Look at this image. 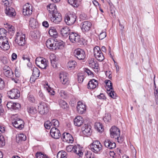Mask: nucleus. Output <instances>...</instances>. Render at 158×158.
<instances>
[{
	"instance_id": "nucleus-30",
	"label": "nucleus",
	"mask_w": 158,
	"mask_h": 158,
	"mask_svg": "<svg viewBox=\"0 0 158 158\" xmlns=\"http://www.w3.org/2000/svg\"><path fill=\"white\" fill-rule=\"evenodd\" d=\"M29 26L31 27L32 29H35L38 26L37 22L36 19L34 18H31L29 20Z\"/></svg>"
},
{
	"instance_id": "nucleus-57",
	"label": "nucleus",
	"mask_w": 158,
	"mask_h": 158,
	"mask_svg": "<svg viewBox=\"0 0 158 158\" xmlns=\"http://www.w3.org/2000/svg\"><path fill=\"white\" fill-rule=\"evenodd\" d=\"M83 69L84 73H87L88 76L90 75L91 76H93V74L92 72L89 69L85 68H84Z\"/></svg>"
},
{
	"instance_id": "nucleus-47",
	"label": "nucleus",
	"mask_w": 158,
	"mask_h": 158,
	"mask_svg": "<svg viewBox=\"0 0 158 158\" xmlns=\"http://www.w3.org/2000/svg\"><path fill=\"white\" fill-rule=\"evenodd\" d=\"M44 88H46L48 92L50 94L52 95H54L55 92L54 90H52V89L48 85V83L46 84V85L44 86Z\"/></svg>"
},
{
	"instance_id": "nucleus-14",
	"label": "nucleus",
	"mask_w": 158,
	"mask_h": 158,
	"mask_svg": "<svg viewBox=\"0 0 158 158\" xmlns=\"http://www.w3.org/2000/svg\"><path fill=\"white\" fill-rule=\"evenodd\" d=\"M32 9L31 5L28 3L26 4L23 7V14L25 15H30L32 13Z\"/></svg>"
},
{
	"instance_id": "nucleus-45",
	"label": "nucleus",
	"mask_w": 158,
	"mask_h": 158,
	"mask_svg": "<svg viewBox=\"0 0 158 158\" xmlns=\"http://www.w3.org/2000/svg\"><path fill=\"white\" fill-rule=\"evenodd\" d=\"M103 120L106 123L109 122L111 120V116L110 114H106L103 118Z\"/></svg>"
},
{
	"instance_id": "nucleus-16",
	"label": "nucleus",
	"mask_w": 158,
	"mask_h": 158,
	"mask_svg": "<svg viewBox=\"0 0 158 158\" xmlns=\"http://www.w3.org/2000/svg\"><path fill=\"white\" fill-rule=\"evenodd\" d=\"M75 56L79 60H84L85 57L84 51L81 49H77L74 52Z\"/></svg>"
},
{
	"instance_id": "nucleus-2",
	"label": "nucleus",
	"mask_w": 158,
	"mask_h": 158,
	"mask_svg": "<svg viewBox=\"0 0 158 158\" xmlns=\"http://www.w3.org/2000/svg\"><path fill=\"white\" fill-rule=\"evenodd\" d=\"M89 148L94 153H98L101 151L102 146L99 141L98 140H94L89 145Z\"/></svg>"
},
{
	"instance_id": "nucleus-49",
	"label": "nucleus",
	"mask_w": 158,
	"mask_h": 158,
	"mask_svg": "<svg viewBox=\"0 0 158 158\" xmlns=\"http://www.w3.org/2000/svg\"><path fill=\"white\" fill-rule=\"evenodd\" d=\"M78 81L79 83L83 82L84 78V76L82 73H79L78 74Z\"/></svg>"
},
{
	"instance_id": "nucleus-17",
	"label": "nucleus",
	"mask_w": 158,
	"mask_h": 158,
	"mask_svg": "<svg viewBox=\"0 0 158 158\" xmlns=\"http://www.w3.org/2000/svg\"><path fill=\"white\" fill-rule=\"evenodd\" d=\"M6 106L7 107L11 110H18L21 107L19 103L12 102H8L6 104Z\"/></svg>"
},
{
	"instance_id": "nucleus-20",
	"label": "nucleus",
	"mask_w": 158,
	"mask_h": 158,
	"mask_svg": "<svg viewBox=\"0 0 158 158\" xmlns=\"http://www.w3.org/2000/svg\"><path fill=\"white\" fill-rule=\"evenodd\" d=\"M61 138L64 141L69 143H72L73 141V137L69 133H64L62 135Z\"/></svg>"
},
{
	"instance_id": "nucleus-25",
	"label": "nucleus",
	"mask_w": 158,
	"mask_h": 158,
	"mask_svg": "<svg viewBox=\"0 0 158 158\" xmlns=\"http://www.w3.org/2000/svg\"><path fill=\"white\" fill-rule=\"evenodd\" d=\"M5 13L10 17L15 16L16 15L15 10L10 6H6V7Z\"/></svg>"
},
{
	"instance_id": "nucleus-15",
	"label": "nucleus",
	"mask_w": 158,
	"mask_h": 158,
	"mask_svg": "<svg viewBox=\"0 0 158 158\" xmlns=\"http://www.w3.org/2000/svg\"><path fill=\"white\" fill-rule=\"evenodd\" d=\"M92 23L88 21H85L81 24V28L83 32H87L90 29Z\"/></svg>"
},
{
	"instance_id": "nucleus-36",
	"label": "nucleus",
	"mask_w": 158,
	"mask_h": 158,
	"mask_svg": "<svg viewBox=\"0 0 158 158\" xmlns=\"http://www.w3.org/2000/svg\"><path fill=\"white\" fill-rule=\"evenodd\" d=\"M3 73L6 77L9 78L12 77L14 75V73L11 69L3 72Z\"/></svg>"
},
{
	"instance_id": "nucleus-48",
	"label": "nucleus",
	"mask_w": 158,
	"mask_h": 158,
	"mask_svg": "<svg viewBox=\"0 0 158 158\" xmlns=\"http://www.w3.org/2000/svg\"><path fill=\"white\" fill-rule=\"evenodd\" d=\"M22 58L23 60L25 61L26 62L28 63L30 62V59L27 53L24 54L22 56Z\"/></svg>"
},
{
	"instance_id": "nucleus-41",
	"label": "nucleus",
	"mask_w": 158,
	"mask_h": 158,
	"mask_svg": "<svg viewBox=\"0 0 158 158\" xmlns=\"http://www.w3.org/2000/svg\"><path fill=\"white\" fill-rule=\"evenodd\" d=\"M76 64V62L75 60H70L68 63L67 67L69 68H74Z\"/></svg>"
},
{
	"instance_id": "nucleus-38",
	"label": "nucleus",
	"mask_w": 158,
	"mask_h": 158,
	"mask_svg": "<svg viewBox=\"0 0 158 158\" xmlns=\"http://www.w3.org/2000/svg\"><path fill=\"white\" fill-rule=\"evenodd\" d=\"M28 112L32 114H34L37 112V110L34 106H29L27 108Z\"/></svg>"
},
{
	"instance_id": "nucleus-62",
	"label": "nucleus",
	"mask_w": 158,
	"mask_h": 158,
	"mask_svg": "<svg viewBox=\"0 0 158 158\" xmlns=\"http://www.w3.org/2000/svg\"><path fill=\"white\" fill-rule=\"evenodd\" d=\"M38 77H36L35 76H34L33 75H32L30 78V81L31 83H32L35 82V80Z\"/></svg>"
},
{
	"instance_id": "nucleus-37",
	"label": "nucleus",
	"mask_w": 158,
	"mask_h": 158,
	"mask_svg": "<svg viewBox=\"0 0 158 158\" xmlns=\"http://www.w3.org/2000/svg\"><path fill=\"white\" fill-rule=\"evenodd\" d=\"M32 75L35 76L36 77H39L40 72L37 68L34 67L32 69Z\"/></svg>"
},
{
	"instance_id": "nucleus-32",
	"label": "nucleus",
	"mask_w": 158,
	"mask_h": 158,
	"mask_svg": "<svg viewBox=\"0 0 158 158\" xmlns=\"http://www.w3.org/2000/svg\"><path fill=\"white\" fill-rule=\"evenodd\" d=\"M82 0H68L69 4L74 7H78L80 4Z\"/></svg>"
},
{
	"instance_id": "nucleus-21",
	"label": "nucleus",
	"mask_w": 158,
	"mask_h": 158,
	"mask_svg": "<svg viewBox=\"0 0 158 158\" xmlns=\"http://www.w3.org/2000/svg\"><path fill=\"white\" fill-rule=\"evenodd\" d=\"M89 65L91 68L94 69L96 72L98 71L99 68L98 64L96 61L94 60V59L91 58L88 60Z\"/></svg>"
},
{
	"instance_id": "nucleus-54",
	"label": "nucleus",
	"mask_w": 158,
	"mask_h": 158,
	"mask_svg": "<svg viewBox=\"0 0 158 158\" xmlns=\"http://www.w3.org/2000/svg\"><path fill=\"white\" fill-rule=\"evenodd\" d=\"M18 138L21 141H25L26 139V136L23 133L19 134Z\"/></svg>"
},
{
	"instance_id": "nucleus-42",
	"label": "nucleus",
	"mask_w": 158,
	"mask_h": 158,
	"mask_svg": "<svg viewBox=\"0 0 158 158\" xmlns=\"http://www.w3.org/2000/svg\"><path fill=\"white\" fill-rule=\"evenodd\" d=\"M107 94L109 95L113 98H115L116 97V95L115 93L113 91V89L112 90H108L107 89Z\"/></svg>"
},
{
	"instance_id": "nucleus-53",
	"label": "nucleus",
	"mask_w": 158,
	"mask_h": 158,
	"mask_svg": "<svg viewBox=\"0 0 158 158\" xmlns=\"http://www.w3.org/2000/svg\"><path fill=\"white\" fill-rule=\"evenodd\" d=\"M60 96L64 98H66L68 96V94L64 90H61L59 93Z\"/></svg>"
},
{
	"instance_id": "nucleus-24",
	"label": "nucleus",
	"mask_w": 158,
	"mask_h": 158,
	"mask_svg": "<svg viewBox=\"0 0 158 158\" xmlns=\"http://www.w3.org/2000/svg\"><path fill=\"white\" fill-rule=\"evenodd\" d=\"M81 130L83 134L87 136L90 135L92 131L91 126L86 124L82 127Z\"/></svg>"
},
{
	"instance_id": "nucleus-50",
	"label": "nucleus",
	"mask_w": 158,
	"mask_h": 158,
	"mask_svg": "<svg viewBox=\"0 0 158 158\" xmlns=\"http://www.w3.org/2000/svg\"><path fill=\"white\" fill-rule=\"evenodd\" d=\"M86 158H95L94 154L90 151H87L85 153Z\"/></svg>"
},
{
	"instance_id": "nucleus-10",
	"label": "nucleus",
	"mask_w": 158,
	"mask_h": 158,
	"mask_svg": "<svg viewBox=\"0 0 158 158\" xmlns=\"http://www.w3.org/2000/svg\"><path fill=\"white\" fill-rule=\"evenodd\" d=\"M7 94L8 97L12 99L17 98L20 96V92L17 89H12Z\"/></svg>"
},
{
	"instance_id": "nucleus-12",
	"label": "nucleus",
	"mask_w": 158,
	"mask_h": 158,
	"mask_svg": "<svg viewBox=\"0 0 158 158\" xmlns=\"http://www.w3.org/2000/svg\"><path fill=\"white\" fill-rule=\"evenodd\" d=\"M110 136L111 138H118L120 135L119 129L115 126L112 127L110 129Z\"/></svg>"
},
{
	"instance_id": "nucleus-13",
	"label": "nucleus",
	"mask_w": 158,
	"mask_h": 158,
	"mask_svg": "<svg viewBox=\"0 0 158 158\" xmlns=\"http://www.w3.org/2000/svg\"><path fill=\"white\" fill-rule=\"evenodd\" d=\"M59 78L60 82L63 85H68L69 81L68 74L66 72H61L59 74Z\"/></svg>"
},
{
	"instance_id": "nucleus-23",
	"label": "nucleus",
	"mask_w": 158,
	"mask_h": 158,
	"mask_svg": "<svg viewBox=\"0 0 158 158\" xmlns=\"http://www.w3.org/2000/svg\"><path fill=\"white\" fill-rule=\"evenodd\" d=\"M56 8V5L54 4H49L47 6V9L49 13L52 15H54V14H56L58 12Z\"/></svg>"
},
{
	"instance_id": "nucleus-51",
	"label": "nucleus",
	"mask_w": 158,
	"mask_h": 158,
	"mask_svg": "<svg viewBox=\"0 0 158 158\" xmlns=\"http://www.w3.org/2000/svg\"><path fill=\"white\" fill-rule=\"evenodd\" d=\"M105 83L106 86L108 87V89H108V90H109L113 89L112 84L110 80L105 81Z\"/></svg>"
},
{
	"instance_id": "nucleus-35",
	"label": "nucleus",
	"mask_w": 158,
	"mask_h": 158,
	"mask_svg": "<svg viewBox=\"0 0 158 158\" xmlns=\"http://www.w3.org/2000/svg\"><path fill=\"white\" fill-rule=\"evenodd\" d=\"M67 154L65 152L62 151L59 152L57 155V158H67Z\"/></svg>"
},
{
	"instance_id": "nucleus-64",
	"label": "nucleus",
	"mask_w": 158,
	"mask_h": 158,
	"mask_svg": "<svg viewBox=\"0 0 158 158\" xmlns=\"http://www.w3.org/2000/svg\"><path fill=\"white\" fill-rule=\"evenodd\" d=\"M97 97L100 99H105L106 98L105 96L102 93H101L100 95H98Z\"/></svg>"
},
{
	"instance_id": "nucleus-27",
	"label": "nucleus",
	"mask_w": 158,
	"mask_h": 158,
	"mask_svg": "<svg viewBox=\"0 0 158 158\" xmlns=\"http://www.w3.org/2000/svg\"><path fill=\"white\" fill-rule=\"evenodd\" d=\"M98 85V81L94 79H92L89 82L88 84V88L89 89H93L96 88Z\"/></svg>"
},
{
	"instance_id": "nucleus-52",
	"label": "nucleus",
	"mask_w": 158,
	"mask_h": 158,
	"mask_svg": "<svg viewBox=\"0 0 158 158\" xmlns=\"http://www.w3.org/2000/svg\"><path fill=\"white\" fill-rule=\"evenodd\" d=\"M5 144V142L4 137L2 135H0V147L4 146Z\"/></svg>"
},
{
	"instance_id": "nucleus-11",
	"label": "nucleus",
	"mask_w": 158,
	"mask_h": 158,
	"mask_svg": "<svg viewBox=\"0 0 158 158\" xmlns=\"http://www.w3.org/2000/svg\"><path fill=\"white\" fill-rule=\"evenodd\" d=\"M69 38L70 41L73 43H80V35L77 33L71 32L69 33Z\"/></svg>"
},
{
	"instance_id": "nucleus-8",
	"label": "nucleus",
	"mask_w": 158,
	"mask_h": 158,
	"mask_svg": "<svg viewBox=\"0 0 158 158\" xmlns=\"http://www.w3.org/2000/svg\"><path fill=\"white\" fill-rule=\"evenodd\" d=\"M77 16L75 14L70 13L69 15L66 16L65 19V22L69 25L73 24L76 21Z\"/></svg>"
},
{
	"instance_id": "nucleus-59",
	"label": "nucleus",
	"mask_w": 158,
	"mask_h": 158,
	"mask_svg": "<svg viewBox=\"0 0 158 158\" xmlns=\"http://www.w3.org/2000/svg\"><path fill=\"white\" fill-rule=\"evenodd\" d=\"M5 86L4 81L1 78H0V90L3 89Z\"/></svg>"
},
{
	"instance_id": "nucleus-40",
	"label": "nucleus",
	"mask_w": 158,
	"mask_h": 158,
	"mask_svg": "<svg viewBox=\"0 0 158 158\" xmlns=\"http://www.w3.org/2000/svg\"><path fill=\"white\" fill-rule=\"evenodd\" d=\"M59 105L62 108L65 109L67 108L68 105L67 103L63 100H60L59 102Z\"/></svg>"
},
{
	"instance_id": "nucleus-19",
	"label": "nucleus",
	"mask_w": 158,
	"mask_h": 158,
	"mask_svg": "<svg viewBox=\"0 0 158 158\" xmlns=\"http://www.w3.org/2000/svg\"><path fill=\"white\" fill-rule=\"evenodd\" d=\"M51 21L56 24L59 23L62 20V17L61 14L58 12L54 14L51 17Z\"/></svg>"
},
{
	"instance_id": "nucleus-6",
	"label": "nucleus",
	"mask_w": 158,
	"mask_h": 158,
	"mask_svg": "<svg viewBox=\"0 0 158 158\" xmlns=\"http://www.w3.org/2000/svg\"><path fill=\"white\" fill-rule=\"evenodd\" d=\"M35 62L37 66L41 69H46L48 65V61L43 57L37 58L35 59Z\"/></svg>"
},
{
	"instance_id": "nucleus-34",
	"label": "nucleus",
	"mask_w": 158,
	"mask_h": 158,
	"mask_svg": "<svg viewBox=\"0 0 158 158\" xmlns=\"http://www.w3.org/2000/svg\"><path fill=\"white\" fill-rule=\"evenodd\" d=\"M48 33L51 36L53 37H56L57 34L56 29L53 27H51L50 28Z\"/></svg>"
},
{
	"instance_id": "nucleus-1",
	"label": "nucleus",
	"mask_w": 158,
	"mask_h": 158,
	"mask_svg": "<svg viewBox=\"0 0 158 158\" xmlns=\"http://www.w3.org/2000/svg\"><path fill=\"white\" fill-rule=\"evenodd\" d=\"M7 31L3 28L0 29V47L4 50H7L10 48L8 39L6 37Z\"/></svg>"
},
{
	"instance_id": "nucleus-9",
	"label": "nucleus",
	"mask_w": 158,
	"mask_h": 158,
	"mask_svg": "<svg viewBox=\"0 0 158 158\" xmlns=\"http://www.w3.org/2000/svg\"><path fill=\"white\" fill-rule=\"evenodd\" d=\"M48 107L46 103L41 102L38 106V110L39 113L42 115H45L48 112Z\"/></svg>"
},
{
	"instance_id": "nucleus-33",
	"label": "nucleus",
	"mask_w": 158,
	"mask_h": 158,
	"mask_svg": "<svg viewBox=\"0 0 158 158\" xmlns=\"http://www.w3.org/2000/svg\"><path fill=\"white\" fill-rule=\"evenodd\" d=\"M95 128L98 132L101 133L104 131V128L100 122H97L95 123Z\"/></svg>"
},
{
	"instance_id": "nucleus-44",
	"label": "nucleus",
	"mask_w": 158,
	"mask_h": 158,
	"mask_svg": "<svg viewBox=\"0 0 158 158\" xmlns=\"http://www.w3.org/2000/svg\"><path fill=\"white\" fill-rule=\"evenodd\" d=\"M68 31L69 29L67 27H63L61 30V34L63 36L66 34H68L69 35V33L68 32Z\"/></svg>"
},
{
	"instance_id": "nucleus-55",
	"label": "nucleus",
	"mask_w": 158,
	"mask_h": 158,
	"mask_svg": "<svg viewBox=\"0 0 158 158\" xmlns=\"http://www.w3.org/2000/svg\"><path fill=\"white\" fill-rule=\"evenodd\" d=\"M44 126L45 127L48 129H50L52 126L51 122L49 121H47L44 123Z\"/></svg>"
},
{
	"instance_id": "nucleus-61",
	"label": "nucleus",
	"mask_w": 158,
	"mask_h": 158,
	"mask_svg": "<svg viewBox=\"0 0 158 158\" xmlns=\"http://www.w3.org/2000/svg\"><path fill=\"white\" fill-rule=\"evenodd\" d=\"M50 59L51 61H52V62L54 61H57V59L56 57L55 56L54 54H51L50 56Z\"/></svg>"
},
{
	"instance_id": "nucleus-28",
	"label": "nucleus",
	"mask_w": 158,
	"mask_h": 158,
	"mask_svg": "<svg viewBox=\"0 0 158 158\" xmlns=\"http://www.w3.org/2000/svg\"><path fill=\"white\" fill-rule=\"evenodd\" d=\"M55 41L52 39H48L46 42V45L47 47L50 49L54 50L55 47Z\"/></svg>"
},
{
	"instance_id": "nucleus-60",
	"label": "nucleus",
	"mask_w": 158,
	"mask_h": 158,
	"mask_svg": "<svg viewBox=\"0 0 158 158\" xmlns=\"http://www.w3.org/2000/svg\"><path fill=\"white\" fill-rule=\"evenodd\" d=\"M28 100L31 102L34 103L35 102V98L34 96L31 95H29L28 97Z\"/></svg>"
},
{
	"instance_id": "nucleus-31",
	"label": "nucleus",
	"mask_w": 158,
	"mask_h": 158,
	"mask_svg": "<svg viewBox=\"0 0 158 158\" xmlns=\"http://www.w3.org/2000/svg\"><path fill=\"white\" fill-rule=\"evenodd\" d=\"M64 43L62 41H55L54 50L62 48L64 46Z\"/></svg>"
},
{
	"instance_id": "nucleus-3",
	"label": "nucleus",
	"mask_w": 158,
	"mask_h": 158,
	"mask_svg": "<svg viewBox=\"0 0 158 158\" xmlns=\"http://www.w3.org/2000/svg\"><path fill=\"white\" fill-rule=\"evenodd\" d=\"M25 35L21 31L17 32L16 35L15 42L20 46H23L26 43Z\"/></svg>"
},
{
	"instance_id": "nucleus-22",
	"label": "nucleus",
	"mask_w": 158,
	"mask_h": 158,
	"mask_svg": "<svg viewBox=\"0 0 158 158\" xmlns=\"http://www.w3.org/2000/svg\"><path fill=\"white\" fill-rule=\"evenodd\" d=\"M77 110L78 113L82 114L84 113L86 110L85 105L81 102H78L77 107Z\"/></svg>"
},
{
	"instance_id": "nucleus-46",
	"label": "nucleus",
	"mask_w": 158,
	"mask_h": 158,
	"mask_svg": "<svg viewBox=\"0 0 158 158\" xmlns=\"http://www.w3.org/2000/svg\"><path fill=\"white\" fill-rule=\"evenodd\" d=\"M52 126H54V127L57 128L59 126V121L56 119H53L52 120L51 122Z\"/></svg>"
},
{
	"instance_id": "nucleus-43",
	"label": "nucleus",
	"mask_w": 158,
	"mask_h": 158,
	"mask_svg": "<svg viewBox=\"0 0 158 158\" xmlns=\"http://www.w3.org/2000/svg\"><path fill=\"white\" fill-rule=\"evenodd\" d=\"M36 158H48L47 156L42 153L41 152H37L35 154Z\"/></svg>"
},
{
	"instance_id": "nucleus-5",
	"label": "nucleus",
	"mask_w": 158,
	"mask_h": 158,
	"mask_svg": "<svg viewBox=\"0 0 158 158\" xmlns=\"http://www.w3.org/2000/svg\"><path fill=\"white\" fill-rule=\"evenodd\" d=\"M12 118V123L14 127L19 129H21L23 127L24 123L22 119L15 115L13 116Z\"/></svg>"
},
{
	"instance_id": "nucleus-56",
	"label": "nucleus",
	"mask_w": 158,
	"mask_h": 158,
	"mask_svg": "<svg viewBox=\"0 0 158 158\" xmlns=\"http://www.w3.org/2000/svg\"><path fill=\"white\" fill-rule=\"evenodd\" d=\"M15 74L16 77H19L20 76V70L19 68L16 67L15 69Z\"/></svg>"
},
{
	"instance_id": "nucleus-26",
	"label": "nucleus",
	"mask_w": 158,
	"mask_h": 158,
	"mask_svg": "<svg viewBox=\"0 0 158 158\" xmlns=\"http://www.w3.org/2000/svg\"><path fill=\"white\" fill-rule=\"evenodd\" d=\"M104 143L105 146L110 149H112L116 147L115 143L109 139H106Z\"/></svg>"
},
{
	"instance_id": "nucleus-4",
	"label": "nucleus",
	"mask_w": 158,
	"mask_h": 158,
	"mask_svg": "<svg viewBox=\"0 0 158 158\" xmlns=\"http://www.w3.org/2000/svg\"><path fill=\"white\" fill-rule=\"evenodd\" d=\"M66 151L69 152H73L75 153L76 155L79 156H81L83 155V153L80 149L79 146H73L69 145L66 147Z\"/></svg>"
},
{
	"instance_id": "nucleus-39",
	"label": "nucleus",
	"mask_w": 158,
	"mask_h": 158,
	"mask_svg": "<svg viewBox=\"0 0 158 158\" xmlns=\"http://www.w3.org/2000/svg\"><path fill=\"white\" fill-rule=\"evenodd\" d=\"M12 3V0H2V4L5 8L6 6H10Z\"/></svg>"
},
{
	"instance_id": "nucleus-18",
	"label": "nucleus",
	"mask_w": 158,
	"mask_h": 158,
	"mask_svg": "<svg viewBox=\"0 0 158 158\" xmlns=\"http://www.w3.org/2000/svg\"><path fill=\"white\" fill-rule=\"evenodd\" d=\"M50 135L52 137L55 139H58L61 135L60 131L56 127H52L50 131Z\"/></svg>"
},
{
	"instance_id": "nucleus-58",
	"label": "nucleus",
	"mask_w": 158,
	"mask_h": 158,
	"mask_svg": "<svg viewBox=\"0 0 158 158\" xmlns=\"http://www.w3.org/2000/svg\"><path fill=\"white\" fill-rule=\"evenodd\" d=\"M106 35L105 32L102 31L101 32L99 35V37L100 40H102L104 39L106 36Z\"/></svg>"
},
{
	"instance_id": "nucleus-7",
	"label": "nucleus",
	"mask_w": 158,
	"mask_h": 158,
	"mask_svg": "<svg viewBox=\"0 0 158 158\" xmlns=\"http://www.w3.org/2000/svg\"><path fill=\"white\" fill-rule=\"evenodd\" d=\"M94 56L99 61H102L104 59V55L99 47L96 46L94 48Z\"/></svg>"
},
{
	"instance_id": "nucleus-63",
	"label": "nucleus",
	"mask_w": 158,
	"mask_h": 158,
	"mask_svg": "<svg viewBox=\"0 0 158 158\" xmlns=\"http://www.w3.org/2000/svg\"><path fill=\"white\" fill-rule=\"evenodd\" d=\"M115 139H117L118 142L120 143H121L123 141V137L122 136H119L118 137V138H115Z\"/></svg>"
},
{
	"instance_id": "nucleus-29",
	"label": "nucleus",
	"mask_w": 158,
	"mask_h": 158,
	"mask_svg": "<svg viewBox=\"0 0 158 158\" xmlns=\"http://www.w3.org/2000/svg\"><path fill=\"white\" fill-rule=\"evenodd\" d=\"M84 122V119L80 116L76 117L74 119V123L75 126L80 127L81 126Z\"/></svg>"
}]
</instances>
